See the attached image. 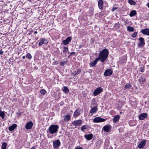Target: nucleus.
<instances>
[{"instance_id":"nucleus-39","label":"nucleus","mask_w":149,"mask_h":149,"mask_svg":"<svg viewBox=\"0 0 149 149\" xmlns=\"http://www.w3.org/2000/svg\"><path fill=\"white\" fill-rule=\"evenodd\" d=\"M26 57H28L29 59L31 58L32 56L31 54L30 53H27L26 56Z\"/></svg>"},{"instance_id":"nucleus-14","label":"nucleus","mask_w":149,"mask_h":149,"mask_svg":"<svg viewBox=\"0 0 149 149\" xmlns=\"http://www.w3.org/2000/svg\"><path fill=\"white\" fill-rule=\"evenodd\" d=\"M98 6L99 8L102 10L104 6V2L102 0H99L98 1Z\"/></svg>"},{"instance_id":"nucleus-30","label":"nucleus","mask_w":149,"mask_h":149,"mask_svg":"<svg viewBox=\"0 0 149 149\" xmlns=\"http://www.w3.org/2000/svg\"><path fill=\"white\" fill-rule=\"evenodd\" d=\"M105 15V12L104 11H102L100 13H99L98 14V16L100 17H102Z\"/></svg>"},{"instance_id":"nucleus-28","label":"nucleus","mask_w":149,"mask_h":149,"mask_svg":"<svg viewBox=\"0 0 149 149\" xmlns=\"http://www.w3.org/2000/svg\"><path fill=\"white\" fill-rule=\"evenodd\" d=\"M5 114L4 112L0 110V117H1L2 119H4L5 118Z\"/></svg>"},{"instance_id":"nucleus-19","label":"nucleus","mask_w":149,"mask_h":149,"mask_svg":"<svg viewBox=\"0 0 149 149\" xmlns=\"http://www.w3.org/2000/svg\"><path fill=\"white\" fill-rule=\"evenodd\" d=\"M99 61V58H97L94 61L91 63L90 64V67H93L95 66L97 64V62Z\"/></svg>"},{"instance_id":"nucleus-11","label":"nucleus","mask_w":149,"mask_h":149,"mask_svg":"<svg viewBox=\"0 0 149 149\" xmlns=\"http://www.w3.org/2000/svg\"><path fill=\"white\" fill-rule=\"evenodd\" d=\"M71 39L72 38L71 37H68L66 39L63 40V44L64 45H67L71 41Z\"/></svg>"},{"instance_id":"nucleus-16","label":"nucleus","mask_w":149,"mask_h":149,"mask_svg":"<svg viewBox=\"0 0 149 149\" xmlns=\"http://www.w3.org/2000/svg\"><path fill=\"white\" fill-rule=\"evenodd\" d=\"M80 109H77L74 112L73 114V117L76 118L79 116L80 114Z\"/></svg>"},{"instance_id":"nucleus-53","label":"nucleus","mask_w":149,"mask_h":149,"mask_svg":"<svg viewBox=\"0 0 149 149\" xmlns=\"http://www.w3.org/2000/svg\"><path fill=\"white\" fill-rule=\"evenodd\" d=\"M12 113H14V111H12Z\"/></svg>"},{"instance_id":"nucleus-49","label":"nucleus","mask_w":149,"mask_h":149,"mask_svg":"<svg viewBox=\"0 0 149 149\" xmlns=\"http://www.w3.org/2000/svg\"><path fill=\"white\" fill-rule=\"evenodd\" d=\"M25 56H22V58H23V59H24L25 58Z\"/></svg>"},{"instance_id":"nucleus-1","label":"nucleus","mask_w":149,"mask_h":149,"mask_svg":"<svg viewBox=\"0 0 149 149\" xmlns=\"http://www.w3.org/2000/svg\"><path fill=\"white\" fill-rule=\"evenodd\" d=\"M109 52L108 49H103L101 51L99 54V56L97 58L102 62H104L108 56Z\"/></svg>"},{"instance_id":"nucleus-31","label":"nucleus","mask_w":149,"mask_h":149,"mask_svg":"<svg viewBox=\"0 0 149 149\" xmlns=\"http://www.w3.org/2000/svg\"><path fill=\"white\" fill-rule=\"evenodd\" d=\"M63 91L65 93H67L69 92V90L67 87L65 86L63 87Z\"/></svg>"},{"instance_id":"nucleus-3","label":"nucleus","mask_w":149,"mask_h":149,"mask_svg":"<svg viewBox=\"0 0 149 149\" xmlns=\"http://www.w3.org/2000/svg\"><path fill=\"white\" fill-rule=\"evenodd\" d=\"M103 91V89L101 87L97 88L94 91L93 94L94 95L96 96L100 93Z\"/></svg>"},{"instance_id":"nucleus-52","label":"nucleus","mask_w":149,"mask_h":149,"mask_svg":"<svg viewBox=\"0 0 149 149\" xmlns=\"http://www.w3.org/2000/svg\"><path fill=\"white\" fill-rule=\"evenodd\" d=\"M106 143H106V142H105L104 143V145H106Z\"/></svg>"},{"instance_id":"nucleus-15","label":"nucleus","mask_w":149,"mask_h":149,"mask_svg":"<svg viewBox=\"0 0 149 149\" xmlns=\"http://www.w3.org/2000/svg\"><path fill=\"white\" fill-rule=\"evenodd\" d=\"M48 42L47 40L45 38H42L40 41L38 45L39 46H41L42 44L44 43L47 44Z\"/></svg>"},{"instance_id":"nucleus-29","label":"nucleus","mask_w":149,"mask_h":149,"mask_svg":"<svg viewBox=\"0 0 149 149\" xmlns=\"http://www.w3.org/2000/svg\"><path fill=\"white\" fill-rule=\"evenodd\" d=\"M7 143L6 142H3L1 146V149H7Z\"/></svg>"},{"instance_id":"nucleus-43","label":"nucleus","mask_w":149,"mask_h":149,"mask_svg":"<svg viewBox=\"0 0 149 149\" xmlns=\"http://www.w3.org/2000/svg\"><path fill=\"white\" fill-rule=\"evenodd\" d=\"M117 9V8L116 7L113 8L111 10L113 12L115 11Z\"/></svg>"},{"instance_id":"nucleus-48","label":"nucleus","mask_w":149,"mask_h":149,"mask_svg":"<svg viewBox=\"0 0 149 149\" xmlns=\"http://www.w3.org/2000/svg\"><path fill=\"white\" fill-rule=\"evenodd\" d=\"M90 11L91 13H93V9H91L90 10Z\"/></svg>"},{"instance_id":"nucleus-46","label":"nucleus","mask_w":149,"mask_h":149,"mask_svg":"<svg viewBox=\"0 0 149 149\" xmlns=\"http://www.w3.org/2000/svg\"><path fill=\"white\" fill-rule=\"evenodd\" d=\"M29 149H36V148L35 146H33L31 148H29Z\"/></svg>"},{"instance_id":"nucleus-8","label":"nucleus","mask_w":149,"mask_h":149,"mask_svg":"<svg viewBox=\"0 0 149 149\" xmlns=\"http://www.w3.org/2000/svg\"><path fill=\"white\" fill-rule=\"evenodd\" d=\"M113 73V71L111 69H108L106 70L104 73V75L105 76H110Z\"/></svg>"},{"instance_id":"nucleus-2","label":"nucleus","mask_w":149,"mask_h":149,"mask_svg":"<svg viewBox=\"0 0 149 149\" xmlns=\"http://www.w3.org/2000/svg\"><path fill=\"white\" fill-rule=\"evenodd\" d=\"M58 128L59 126L58 125H52L49 126L47 131H48L50 133L52 134H56V136L58 132Z\"/></svg>"},{"instance_id":"nucleus-44","label":"nucleus","mask_w":149,"mask_h":149,"mask_svg":"<svg viewBox=\"0 0 149 149\" xmlns=\"http://www.w3.org/2000/svg\"><path fill=\"white\" fill-rule=\"evenodd\" d=\"M64 104V102H63V101L61 102L60 103V105L61 106H63V105Z\"/></svg>"},{"instance_id":"nucleus-21","label":"nucleus","mask_w":149,"mask_h":149,"mask_svg":"<svg viewBox=\"0 0 149 149\" xmlns=\"http://www.w3.org/2000/svg\"><path fill=\"white\" fill-rule=\"evenodd\" d=\"M85 138L87 140H91L93 137V135L92 134H85L84 135Z\"/></svg>"},{"instance_id":"nucleus-12","label":"nucleus","mask_w":149,"mask_h":149,"mask_svg":"<svg viewBox=\"0 0 149 149\" xmlns=\"http://www.w3.org/2000/svg\"><path fill=\"white\" fill-rule=\"evenodd\" d=\"M148 116V114L146 113H143L141 114L139 116V119L140 120H143L146 118Z\"/></svg>"},{"instance_id":"nucleus-51","label":"nucleus","mask_w":149,"mask_h":149,"mask_svg":"<svg viewBox=\"0 0 149 149\" xmlns=\"http://www.w3.org/2000/svg\"><path fill=\"white\" fill-rule=\"evenodd\" d=\"M34 33H35V34H37V33H38V32H37L36 31H35L34 32Z\"/></svg>"},{"instance_id":"nucleus-20","label":"nucleus","mask_w":149,"mask_h":149,"mask_svg":"<svg viewBox=\"0 0 149 149\" xmlns=\"http://www.w3.org/2000/svg\"><path fill=\"white\" fill-rule=\"evenodd\" d=\"M120 118V116L118 115L114 116L113 118V122L114 123H116L118 121Z\"/></svg>"},{"instance_id":"nucleus-32","label":"nucleus","mask_w":149,"mask_h":149,"mask_svg":"<svg viewBox=\"0 0 149 149\" xmlns=\"http://www.w3.org/2000/svg\"><path fill=\"white\" fill-rule=\"evenodd\" d=\"M40 93L41 95H44L46 93V91L44 89H42L40 90Z\"/></svg>"},{"instance_id":"nucleus-47","label":"nucleus","mask_w":149,"mask_h":149,"mask_svg":"<svg viewBox=\"0 0 149 149\" xmlns=\"http://www.w3.org/2000/svg\"><path fill=\"white\" fill-rule=\"evenodd\" d=\"M75 54V53L74 52H71L70 53V55H71L72 54Z\"/></svg>"},{"instance_id":"nucleus-18","label":"nucleus","mask_w":149,"mask_h":149,"mask_svg":"<svg viewBox=\"0 0 149 149\" xmlns=\"http://www.w3.org/2000/svg\"><path fill=\"white\" fill-rule=\"evenodd\" d=\"M17 127V125L15 124H14L8 128V130L10 131H12L14 130Z\"/></svg>"},{"instance_id":"nucleus-54","label":"nucleus","mask_w":149,"mask_h":149,"mask_svg":"<svg viewBox=\"0 0 149 149\" xmlns=\"http://www.w3.org/2000/svg\"><path fill=\"white\" fill-rule=\"evenodd\" d=\"M80 47H81V46H79V47L80 48Z\"/></svg>"},{"instance_id":"nucleus-26","label":"nucleus","mask_w":149,"mask_h":149,"mask_svg":"<svg viewBox=\"0 0 149 149\" xmlns=\"http://www.w3.org/2000/svg\"><path fill=\"white\" fill-rule=\"evenodd\" d=\"M127 29L129 32H133L134 31V29L133 27L129 26L127 27Z\"/></svg>"},{"instance_id":"nucleus-6","label":"nucleus","mask_w":149,"mask_h":149,"mask_svg":"<svg viewBox=\"0 0 149 149\" xmlns=\"http://www.w3.org/2000/svg\"><path fill=\"white\" fill-rule=\"evenodd\" d=\"M61 144L59 140L57 139L53 142V147L55 149H57Z\"/></svg>"},{"instance_id":"nucleus-33","label":"nucleus","mask_w":149,"mask_h":149,"mask_svg":"<svg viewBox=\"0 0 149 149\" xmlns=\"http://www.w3.org/2000/svg\"><path fill=\"white\" fill-rule=\"evenodd\" d=\"M128 2L131 5H134L136 4V3L133 0H129Z\"/></svg>"},{"instance_id":"nucleus-5","label":"nucleus","mask_w":149,"mask_h":149,"mask_svg":"<svg viewBox=\"0 0 149 149\" xmlns=\"http://www.w3.org/2000/svg\"><path fill=\"white\" fill-rule=\"evenodd\" d=\"M82 123V120L79 119L76 120H74L72 122V124L75 126H78L80 125Z\"/></svg>"},{"instance_id":"nucleus-42","label":"nucleus","mask_w":149,"mask_h":149,"mask_svg":"<svg viewBox=\"0 0 149 149\" xmlns=\"http://www.w3.org/2000/svg\"><path fill=\"white\" fill-rule=\"evenodd\" d=\"M22 113L21 112H17V116H20L22 115Z\"/></svg>"},{"instance_id":"nucleus-38","label":"nucleus","mask_w":149,"mask_h":149,"mask_svg":"<svg viewBox=\"0 0 149 149\" xmlns=\"http://www.w3.org/2000/svg\"><path fill=\"white\" fill-rule=\"evenodd\" d=\"M66 63V61H61L60 63V64L62 66H63Z\"/></svg>"},{"instance_id":"nucleus-17","label":"nucleus","mask_w":149,"mask_h":149,"mask_svg":"<svg viewBox=\"0 0 149 149\" xmlns=\"http://www.w3.org/2000/svg\"><path fill=\"white\" fill-rule=\"evenodd\" d=\"M141 32L144 35L149 36V29L146 28L141 30Z\"/></svg>"},{"instance_id":"nucleus-24","label":"nucleus","mask_w":149,"mask_h":149,"mask_svg":"<svg viewBox=\"0 0 149 149\" xmlns=\"http://www.w3.org/2000/svg\"><path fill=\"white\" fill-rule=\"evenodd\" d=\"M64 120L65 121H68L70 118V116L67 114L64 116Z\"/></svg>"},{"instance_id":"nucleus-34","label":"nucleus","mask_w":149,"mask_h":149,"mask_svg":"<svg viewBox=\"0 0 149 149\" xmlns=\"http://www.w3.org/2000/svg\"><path fill=\"white\" fill-rule=\"evenodd\" d=\"M63 53H66L68 51V48L66 47H64L63 48Z\"/></svg>"},{"instance_id":"nucleus-23","label":"nucleus","mask_w":149,"mask_h":149,"mask_svg":"<svg viewBox=\"0 0 149 149\" xmlns=\"http://www.w3.org/2000/svg\"><path fill=\"white\" fill-rule=\"evenodd\" d=\"M146 79L143 78V76H142L139 79L138 81L141 84H143L144 82L146 81Z\"/></svg>"},{"instance_id":"nucleus-37","label":"nucleus","mask_w":149,"mask_h":149,"mask_svg":"<svg viewBox=\"0 0 149 149\" xmlns=\"http://www.w3.org/2000/svg\"><path fill=\"white\" fill-rule=\"evenodd\" d=\"M137 32H134L132 34L131 36L133 38H135L137 35Z\"/></svg>"},{"instance_id":"nucleus-7","label":"nucleus","mask_w":149,"mask_h":149,"mask_svg":"<svg viewBox=\"0 0 149 149\" xmlns=\"http://www.w3.org/2000/svg\"><path fill=\"white\" fill-rule=\"evenodd\" d=\"M140 42L138 44V46L140 47H142L144 46L145 44L144 39L142 37H140L139 39Z\"/></svg>"},{"instance_id":"nucleus-27","label":"nucleus","mask_w":149,"mask_h":149,"mask_svg":"<svg viewBox=\"0 0 149 149\" xmlns=\"http://www.w3.org/2000/svg\"><path fill=\"white\" fill-rule=\"evenodd\" d=\"M81 70L79 69H77V70L74 71L73 72V74L76 75L78 74L81 72Z\"/></svg>"},{"instance_id":"nucleus-25","label":"nucleus","mask_w":149,"mask_h":149,"mask_svg":"<svg viewBox=\"0 0 149 149\" xmlns=\"http://www.w3.org/2000/svg\"><path fill=\"white\" fill-rule=\"evenodd\" d=\"M136 14V11L135 10H133L131 11L129 15L131 17H132L134 16Z\"/></svg>"},{"instance_id":"nucleus-10","label":"nucleus","mask_w":149,"mask_h":149,"mask_svg":"<svg viewBox=\"0 0 149 149\" xmlns=\"http://www.w3.org/2000/svg\"><path fill=\"white\" fill-rule=\"evenodd\" d=\"M111 126L110 125H106L103 127V130L104 131L107 132H109L111 130Z\"/></svg>"},{"instance_id":"nucleus-45","label":"nucleus","mask_w":149,"mask_h":149,"mask_svg":"<svg viewBox=\"0 0 149 149\" xmlns=\"http://www.w3.org/2000/svg\"><path fill=\"white\" fill-rule=\"evenodd\" d=\"M3 53V51L2 50H0V54H2Z\"/></svg>"},{"instance_id":"nucleus-41","label":"nucleus","mask_w":149,"mask_h":149,"mask_svg":"<svg viewBox=\"0 0 149 149\" xmlns=\"http://www.w3.org/2000/svg\"><path fill=\"white\" fill-rule=\"evenodd\" d=\"M75 149H83V148L80 146H77Z\"/></svg>"},{"instance_id":"nucleus-4","label":"nucleus","mask_w":149,"mask_h":149,"mask_svg":"<svg viewBox=\"0 0 149 149\" xmlns=\"http://www.w3.org/2000/svg\"><path fill=\"white\" fill-rule=\"evenodd\" d=\"M106 119L102 118L100 117H97L95 118L93 120V122L95 123H98L105 121Z\"/></svg>"},{"instance_id":"nucleus-50","label":"nucleus","mask_w":149,"mask_h":149,"mask_svg":"<svg viewBox=\"0 0 149 149\" xmlns=\"http://www.w3.org/2000/svg\"><path fill=\"white\" fill-rule=\"evenodd\" d=\"M147 6L148 8H149V3H148Z\"/></svg>"},{"instance_id":"nucleus-13","label":"nucleus","mask_w":149,"mask_h":149,"mask_svg":"<svg viewBox=\"0 0 149 149\" xmlns=\"http://www.w3.org/2000/svg\"><path fill=\"white\" fill-rule=\"evenodd\" d=\"M33 125V123L32 121H30L29 122L26 123L25 126V127L26 129L28 130L31 129Z\"/></svg>"},{"instance_id":"nucleus-40","label":"nucleus","mask_w":149,"mask_h":149,"mask_svg":"<svg viewBox=\"0 0 149 149\" xmlns=\"http://www.w3.org/2000/svg\"><path fill=\"white\" fill-rule=\"evenodd\" d=\"M144 67L140 68V69L141 72H143L144 71Z\"/></svg>"},{"instance_id":"nucleus-36","label":"nucleus","mask_w":149,"mask_h":149,"mask_svg":"<svg viewBox=\"0 0 149 149\" xmlns=\"http://www.w3.org/2000/svg\"><path fill=\"white\" fill-rule=\"evenodd\" d=\"M87 125H84L81 127V129L82 131H84L85 129L87 128Z\"/></svg>"},{"instance_id":"nucleus-22","label":"nucleus","mask_w":149,"mask_h":149,"mask_svg":"<svg viewBox=\"0 0 149 149\" xmlns=\"http://www.w3.org/2000/svg\"><path fill=\"white\" fill-rule=\"evenodd\" d=\"M98 110L97 107H93L91 109L90 111V113H95Z\"/></svg>"},{"instance_id":"nucleus-35","label":"nucleus","mask_w":149,"mask_h":149,"mask_svg":"<svg viewBox=\"0 0 149 149\" xmlns=\"http://www.w3.org/2000/svg\"><path fill=\"white\" fill-rule=\"evenodd\" d=\"M131 85L129 84H126L125 86V89H127L131 87Z\"/></svg>"},{"instance_id":"nucleus-9","label":"nucleus","mask_w":149,"mask_h":149,"mask_svg":"<svg viewBox=\"0 0 149 149\" xmlns=\"http://www.w3.org/2000/svg\"><path fill=\"white\" fill-rule=\"evenodd\" d=\"M146 140L145 139L143 140L138 145V147L140 149L143 148L146 145Z\"/></svg>"}]
</instances>
